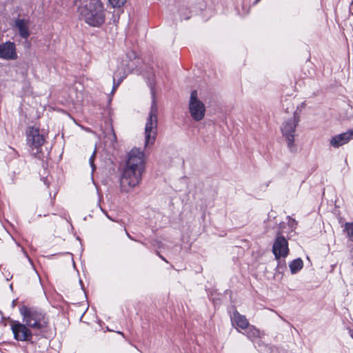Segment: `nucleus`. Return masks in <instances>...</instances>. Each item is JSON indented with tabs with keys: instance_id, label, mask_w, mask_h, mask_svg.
<instances>
[{
	"instance_id": "6e6552de",
	"label": "nucleus",
	"mask_w": 353,
	"mask_h": 353,
	"mask_svg": "<svg viewBox=\"0 0 353 353\" xmlns=\"http://www.w3.org/2000/svg\"><path fill=\"white\" fill-rule=\"evenodd\" d=\"M11 330L14 335V339L18 341H30L32 338V334L29 327L25 323L19 321H12Z\"/></svg>"
},
{
	"instance_id": "7ed1b4c3",
	"label": "nucleus",
	"mask_w": 353,
	"mask_h": 353,
	"mask_svg": "<svg viewBox=\"0 0 353 353\" xmlns=\"http://www.w3.org/2000/svg\"><path fill=\"white\" fill-rule=\"evenodd\" d=\"M19 312L23 322L33 330H39L45 328L48 324L46 314L34 307L23 305L19 307Z\"/></svg>"
},
{
	"instance_id": "4be33fe9",
	"label": "nucleus",
	"mask_w": 353,
	"mask_h": 353,
	"mask_svg": "<svg viewBox=\"0 0 353 353\" xmlns=\"http://www.w3.org/2000/svg\"><path fill=\"white\" fill-rule=\"evenodd\" d=\"M125 232H126L127 236H128L130 239H133L132 238V236H130V234H129L126 231H125Z\"/></svg>"
},
{
	"instance_id": "0eeeda50",
	"label": "nucleus",
	"mask_w": 353,
	"mask_h": 353,
	"mask_svg": "<svg viewBox=\"0 0 353 353\" xmlns=\"http://www.w3.org/2000/svg\"><path fill=\"white\" fill-rule=\"evenodd\" d=\"M205 105L198 97L197 90L192 91L189 100V112L195 121H200L205 117Z\"/></svg>"
},
{
	"instance_id": "aec40b11",
	"label": "nucleus",
	"mask_w": 353,
	"mask_h": 353,
	"mask_svg": "<svg viewBox=\"0 0 353 353\" xmlns=\"http://www.w3.org/2000/svg\"><path fill=\"white\" fill-rule=\"evenodd\" d=\"M287 219H288V224L289 227L292 230L296 228V225H297V222L296 221V220L291 218L290 216H288Z\"/></svg>"
},
{
	"instance_id": "20e7f679",
	"label": "nucleus",
	"mask_w": 353,
	"mask_h": 353,
	"mask_svg": "<svg viewBox=\"0 0 353 353\" xmlns=\"http://www.w3.org/2000/svg\"><path fill=\"white\" fill-rule=\"evenodd\" d=\"M152 94L153 97V99L151 105V108L149 112L148 117L145 124V149L149 148L154 144L157 136L158 108L154 99V94L153 89H152Z\"/></svg>"
},
{
	"instance_id": "bb28decb",
	"label": "nucleus",
	"mask_w": 353,
	"mask_h": 353,
	"mask_svg": "<svg viewBox=\"0 0 353 353\" xmlns=\"http://www.w3.org/2000/svg\"><path fill=\"white\" fill-rule=\"evenodd\" d=\"M189 18H190V17H185L184 19H188Z\"/></svg>"
},
{
	"instance_id": "a878e982",
	"label": "nucleus",
	"mask_w": 353,
	"mask_h": 353,
	"mask_svg": "<svg viewBox=\"0 0 353 353\" xmlns=\"http://www.w3.org/2000/svg\"><path fill=\"white\" fill-rule=\"evenodd\" d=\"M159 256H160V257H161V259H162L163 261H166V262H167V261H166V260L163 257V256H161V255H160Z\"/></svg>"
},
{
	"instance_id": "1a4fd4ad",
	"label": "nucleus",
	"mask_w": 353,
	"mask_h": 353,
	"mask_svg": "<svg viewBox=\"0 0 353 353\" xmlns=\"http://www.w3.org/2000/svg\"><path fill=\"white\" fill-rule=\"evenodd\" d=\"M44 137L40 134L39 128L32 126L29 127L27 131V141L29 145L32 148L35 149V153L40 152L41 148L44 143Z\"/></svg>"
},
{
	"instance_id": "f03ea898",
	"label": "nucleus",
	"mask_w": 353,
	"mask_h": 353,
	"mask_svg": "<svg viewBox=\"0 0 353 353\" xmlns=\"http://www.w3.org/2000/svg\"><path fill=\"white\" fill-rule=\"evenodd\" d=\"M81 20L92 27H100L105 21V10L101 0H75Z\"/></svg>"
},
{
	"instance_id": "412c9836",
	"label": "nucleus",
	"mask_w": 353,
	"mask_h": 353,
	"mask_svg": "<svg viewBox=\"0 0 353 353\" xmlns=\"http://www.w3.org/2000/svg\"><path fill=\"white\" fill-rule=\"evenodd\" d=\"M21 251L23 253L24 256L28 259L29 263L31 264L32 268L34 269L32 259L30 258V256H28V254L26 252V251L25 250V249L23 248H22V247H21Z\"/></svg>"
},
{
	"instance_id": "f257e3e1",
	"label": "nucleus",
	"mask_w": 353,
	"mask_h": 353,
	"mask_svg": "<svg viewBox=\"0 0 353 353\" xmlns=\"http://www.w3.org/2000/svg\"><path fill=\"white\" fill-rule=\"evenodd\" d=\"M145 154L140 148H133L128 152L119 177V188L121 192L129 193L141 183L145 172Z\"/></svg>"
},
{
	"instance_id": "4468645a",
	"label": "nucleus",
	"mask_w": 353,
	"mask_h": 353,
	"mask_svg": "<svg viewBox=\"0 0 353 353\" xmlns=\"http://www.w3.org/2000/svg\"><path fill=\"white\" fill-rule=\"evenodd\" d=\"M231 321L232 325L235 326L236 329L239 332V329L245 330L250 325L246 317L239 314L237 311L233 312V314L231 316Z\"/></svg>"
},
{
	"instance_id": "f3484780",
	"label": "nucleus",
	"mask_w": 353,
	"mask_h": 353,
	"mask_svg": "<svg viewBox=\"0 0 353 353\" xmlns=\"http://www.w3.org/2000/svg\"><path fill=\"white\" fill-rule=\"evenodd\" d=\"M343 228V232L346 233L349 239L353 242V222H346Z\"/></svg>"
},
{
	"instance_id": "b1692460",
	"label": "nucleus",
	"mask_w": 353,
	"mask_h": 353,
	"mask_svg": "<svg viewBox=\"0 0 353 353\" xmlns=\"http://www.w3.org/2000/svg\"><path fill=\"white\" fill-rule=\"evenodd\" d=\"M260 1H261V0H255V1H254V4H256V3H258Z\"/></svg>"
},
{
	"instance_id": "39448f33",
	"label": "nucleus",
	"mask_w": 353,
	"mask_h": 353,
	"mask_svg": "<svg viewBox=\"0 0 353 353\" xmlns=\"http://www.w3.org/2000/svg\"><path fill=\"white\" fill-rule=\"evenodd\" d=\"M299 122V117L296 113L286 119L281 126L283 137L287 141L288 147L291 152H296L297 147L294 143L296 128Z\"/></svg>"
},
{
	"instance_id": "dca6fc26",
	"label": "nucleus",
	"mask_w": 353,
	"mask_h": 353,
	"mask_svg": "<svg viewBox=\"0 0 353 353\" xmlns=\"http://www.w3.org/2000/svg\"><path fill=\"white\" fill-rule=\"evenodd\" d=\"M303 267V262L301 259L298 258L290 262L289 268L292 274L299 272Z\"/></svg>"
},
{
	"instance_id": "9b49d317",
	"label": "nucleus",
	"mask_w": 353,
	"mask_h": 353,
	"mask_svg": "<svg viewBox=\"0 0 353 353\" xmlns=\"http://www.w3.org/2000/svg\"><path fill=\"white\" fill-rule=\"evenodd\" d=\"M0 59L15 60L17 59L16 46L14 42L6 41L0 43Z\"/></svg>"
},
{
	"instance_id": "f8f14e48",
	"label": "nucleus",
	"mask_w": 353,
	"mask_h": 353,
	"mask_svg": "<svg viewBox=\"0 0 353 353\" xmlns=\"http://www.w3.org/2000/svg\"><path fill=\"white\" fill-rule=\"evenodd\" d=\"M353 139V128L346 132L337 134L330 139V145L334 148H339Z\"/></svg>"
},
{
	"instance_id": "2eb2a0df",
	"label": "nucleus",
	"mask_w": 353,
	"mask_h": 353,
	"mask_svg": "<svg viewBox=\"0 0 353 353\" xmlns=\"http://www.w3.org/2000/svg\"><path fill=\"white\" fill-rule=\"evenodd\" d=\"M15 27L18 29L19 35L22 38L27 39L30 36L28 21L23 19H17L15 21Z\"/></svg>"
},
{
	"instance_id": "6ab92c4d",
	"label": "nucleus",
	"mask_w": 353,
	"mask_h": 353,
	"mask_svg": "<svg viewBox=\"0 0 353 353\" xmlns=\"http://www.w3.org/2000/svg\"><path fill=\"white\" fill-rule=\"evenodd\" d=\"M95 156H96V149L94 150V151L93 152L92 154L91 155V157L89 159V163H90V167L92 168V172L96 169L95 165L94 164V161L95 159Z\"/></svg>"
},
{
	"instance_id": "9d476101",
	"label": "nucleus",
	"mask_w": 353,
	"mask_h": 353,
	"mask_svg": "<svg viewBox=\"0 0 353 353\" xmlns=\"http://www.w3.org/2000/svg\"><path fill=\"white\" fill-rule=\"evenodd\" d=\"M272 252L276 259L285 258L289 252L288 243L286 239L283 236L278 235L272 246Z\"/></svg>"
},
{
	"instance_id": "5701e85b",
	"label": "nucleus",
	"mask_w": 353,
	"mask_h": 353,
	"mask_svg": "<svg viewBox=\"0 0 353 353\" xmlns=\"http://www.w3.org/2000/svg\"><path fill=\"white\" fill-rule=\"evenodd\" d=\"M15 300L12 301V306L14 307V305H15Z\"/></svg>"
},
{
	"instance_id": "a211bd4d",
	"label": "nucleus",
	"mask_w": 353,
	"mask_h": 353,
	"mask_svg": "<svg viewBox=\"0 0 353 353\" xmlns=\"http://www.w3.org/2000/svg\"><path fill=\"white\" fill-rule=\"evenodd\" d=\"M113 8H120L124 5L126 0H108Z\"/></svg>"
},
{
	"instance_id": "423d86ee",
	"label": "nucleus",
	"mask_w": 353,
	"mask_h": 353,
	"mask_svg": "<svg viewBox=\"0 0 353 353\" xmlns=\"http://www.w3.org/2000/svg\"><path fill=\"white\" fill-rule=\"evenodd\" d=\"M135 59V54L131 52L126 54V59L123 60L121 65L118 68L117 71L114 72V77H113L114 85L112 88V92L116 90L121 82L125 78V77L130 73L134 71V66L138 62L137 60H133Z\"/></svg>"
},
{
	"instance_id": "393cba45",
	"label": "nucleus",
	"mask_w": 353,
	"mask_h": 353,
	"mask_svg": "<svg viewBox=\"0 0 353 353\" xmlns=\"http://www.w3.org/2000/svg\"><path fill=\"white\" fill-rule=\"evenodd\" d=\"M106 216H107L109 219H110V220H112V221H114V220H113L112 219H111V218L110 217V216H108L107 214H106Z\"/></svg>"
},
{
	"instance_id": "ddd939ff",
	"label": "nucleus",
	"mask_w": 353,
	"mask_h": 353,
	"mask_svg": "<svg viewBox=\"0 0 353 353\" xmlns=\"http://www.w3.org/2000/svg\"><path fill=\"white\" fill-rule=\"evenodd\" d=\"M10 155H12L14 158L8 162V167L10 170H12L13 176H15L17 174H19L24 168L25 161L21 159L17 158L16 157L17 156V153L13 149H11Z\"/></svg>"
}]
</instances>
